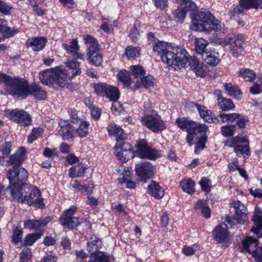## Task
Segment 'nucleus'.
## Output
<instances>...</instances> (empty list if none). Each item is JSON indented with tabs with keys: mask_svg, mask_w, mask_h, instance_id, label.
Here are the masks:
<instances>
[{
	"mask_svg": "<svg viewBox=\"0 0 262 262\" xmlns=\"http://www.w3.org/2000/svg\"><path fill=\"white\" fill-rule=\"evenodd\" d=\"M101 246L102 242L100 239L96 237L91 238L90 241L88 243V250L93 253L88 262H109L105 254L98 251Z\"/></svg>",
	"mask_w": 262,
	"mask_h": 262,
	"instance_id": "nucleus-10",
	"label": "nucleus"
},
{
	"mask_svg": "<svg viewBox=\"0 0 262 262\" xmlns=\"http://www.w3.org/2000/svg\"><path fill=\"white\" fill-rule=\"evenodd\" d=\"M76 58H74L71 60H69L67 62V66H77L80 64V62H78L77 59H84V55L80 53L76 52L75 53Z\"/></svg>",
	"mask_w": 262,
	"mask_h": 262,
	"instance_id": "nucleus-58",
	"label": "nucleus"
},
{
	"mask_svg": "<svg viewBox=\"0 0 262 262\" xmlns=\"http://www.w3.org/2000/svg\"><path fill=\"white\" fill-rule=\"evenodd\" d=\"M186 12L185 10H182L181 8H179L173 12L174 17L178 19V21L182 22L186 16Z\"/></svg>",
	"mask_w": 262,
	"mask_h": 262,
	"instance_id": "nucleus-59",
	"label": "nucleus"
},
{
	"mask_svg": "<svg viewBox=\"0 0 262 262\" xmlns=\"http://www.w3.org/2000/svg\"><path fill=\"white\" fill-rule=\"evenodd\" d=\"M26 185L29 184L26 183L23 186L20 187V188H18L17 189H16L15 190H12L11 192H10L12 198L21 203H26V201L24 200V198L28 197L29 196V193H26V192H25L26 191Z\"/></svg>",
	"mask_w": 262,
	"mask_h": 262,
	"instance_id": "nucleus-30",
	"label": "nucleus"
},
{
	"mask_svg": "<svg viewBox=\"0 0 262 262\" xmlns=\"http://www.w3.org/2000/svg\"><path fill=\"white\" fill-rule=\"evenodd\" d=\"M190 70L194 72L197 76L203 77L208 75L207 67H191Z\"/></svg>",
	"mask_w": 262,
	"mask_h": 262,
	"instance_id": "nucleus-50",
	"label": "nucleus"
},
{
	"mask_svg": "<svg viewBox=\"0 0 262 262\" xmlns=\"http://www.w3.org/2000/svg\"><path fill=\"white\" fill-rule=\"evenodd\" d=\"M259 248L257 240L252 237H249L243 242V248L241 251L243 253L250 254L253 257L254 253H256Z\"/></svg>",
	"mask_w": 262,
	"mask_h": 262,
	"instance_id": "nucleus-20",
	"label": "nucleus"
},
{
	"mask_svg": "<svg viewBox=\"0 0 262 262\" xmlns=\"http://www.w3.org/2000/svg\"><path fill=\"white\" fill-rule=\"evenodd\" d=\"M23 237V230L20 227H16L13 232L12 241L17 244L21 241Z\"/></svg>",
	"mask_w": 262,
	"mask_h": 262,
	"instance_id": "nucleus-52",
	"label": "nucleus"
},
{
	"mask_svg": "<svg viewBox=\"0 0 262 262\" xmlns=\"http://www.w3.org/2000/svg\"><path fill=\"white\" fill-rule=\"evenodd\" d=\"M89 125L90 123L87 121H80L78 128L75 130L76 133L80 138L86 137L88 135Z\"/></svg>",
	"mask_w": 262,
	"mask_h": 262,
	"instance_id": "nucleus-40",
	"label": "nucleus"
},
{
	"mask_svg": "<svg viewBox=\"0 0 262 262\" xmlns=\"http://www.w3.org/2000/svg\"><path fill=\"white\" fill-rule=\"evenodd\" d=\"M11 7L7 5L5 2L0 0V12L8 14L10 13Z\"/></svg>",
	"mask_w": 262,
	"mask_h": 262,
	"instance_id": "nucleus-62",
	"label": "nucleus"
},
{
	"mask_svg": "<svg viewBox=\"0 0 262 262\" xmlns=\"http://www.w3.org/2000/svg\"><path fill=\"white\" fill-rule=\"evenodd\" d=\"M246 37L243 34H238L231 44V52L234 57H237L242 53L245 45Z\"/></svg>",
	"mask_w": 262,
	"mask_h": 262,
	"instance_id": "nucleus-21",
	"label": "nucleus"
},
{
	"mask_svg": "<svg viewBox=\"0 0 262 262\" xmlns=\"http://www.w3.org/2000/svg\"><path fill=\"white\" fill-rule=\"evenodd\" d=\"M191 29L209 32L221 28L220 21L210 13L202 12L192 18Z\"/></svg>",
	"mask_w": 262,
	"mask_h": 262,
	"instance_id": "nucleus-4",
	"label": "nucleus"
},
{
	"mask_svg": "<svg viewBox=\"0 0 262 262\" xmlns=\"http://www.w3.org/2000/svg\"><path fill=\"white\" fill-rule=\"evenodd\" d=\"M194 208L196 210H200L205 218L208 219L210 217V209L206 200L203 199L199 200L195 203Z\"/></svg>",
	"mask_w": 262,
	"mask_h": 262,
	"instance_id": "nucleus-33",
	"label": "nucleus"
},
{
	"mask_svg": "<svg viewBox=\"0 0 262 262\" xmlns=\"http://www.w3.org/2000/svg\"><path fill=\"white\" fill-rule=\"evenodd\" d=\"M47 42L45 37H36L29 39L26 43L28 47H30L34 51H40L44 49Z\"/></svg>",
	"mask_w": 262,
	"mask_h": 262,
	"instance_id": "nucleus-22",
	"label": "nucleus"
},
{
	"mask_svg": "<svg viewBox=\"0 0 262 262\" xmlns=\"http://www.w3.org/2000/svg\"><path fill=\"white\" fill-rule=\"evenodd\" d=\"M177 3L180 5L181 9L185 10L186 12L195 7V3L190 0H177Z\"/></svg>",
	"mask_w": 262,
	"mask_h": 262,
	"instance_id": "nucleus-49",
	"label": "nucleus"
},
{
	"mask_svg": "<svg viewBox=\"0 0 262 262\" xmlns=\"http://www.w3.org/2000/svg\"><path fill=\"white\" fill-rule=\"evenodd\" d=\"M208 132V127L207 129L204 130L203 133L199 132L194 136L193 139H198V141L195 144V147L194 152L196 154H199L201 150L203 149L205 147V144L206 141V133Z\"/></svg>",
	"mask_w": 262,
	"mask_h": 262,
	"instance_id": "nucleus-27",
	"label": "nucleus"
},
{
	"mask_svg": "<svg viewBox=\"0 0 262 262\" xmlns=\"http://www.w3.org/2000/svg\"><path fill=\"white\" fill-rule=\"evenodd\" d=\"M28 177L27 171L21 166H14L9 169L7 172V178L9 181L8 188L10 191L26 184Z\"/></svg>",
	"mask_w": 262,
	"mask_h": 262,
	"instance_id": "nucleus-5",
	"label": "nucleus"
},
{
	"mask_svg": "<svg viewBox=\"0 0 262 262\" xmlns=\"http://www.w3.org/2000/svg\"><path fill=\"white\" fill-rule=\"evenodd\" d=\"M226 146L234 147V152L238 157L243 156L246 158L249 156V147L247 139L243 136H236L227 139L224 142Z\"/></svg>",
	"mask_w": 262,
	"mask_h": 262,
	"instance_id": "nucleus-7",
	"label": "nucleus"
},
{
	"mask_svg": "<svg viewBox=\"0 0 262 262\" xmlns=\"http://www.w3.org/2000/svg\"><path fill=\"white\" fill-rule=\"evenodd\" d=\"M26 150L25 148L20 147L18 150L10 157L8 163L9 165H14L15 166H20V165L26 159Z\"/></svg>",
	"mask_w": 262,
	"mask_h": 262,
	"instance_id": "nucleus-24",
	"label": "nucleus"
},
{
	"mask_svg": "<svg viewBox=\"0 0 262 262\" xmlns=\"http://www.w3.org/2000/svg\"><path fill=\"white\" fill-rule=\"evenodd\" d=\"M155 83V79L152 76L148 75L143 76L140 80H136L135 82V85H133L132 89L134 90L139 89L142 85L145 88L152 86Z\"/></svg>",
	"mask_w": 262,
	"mask_h": 262,
	"instance_id": "nucleus-29",
	"label": "nucleus"
},
{
	"mask_svg": "<svg viewBox=\"0 0 262 262\" xmlns=\"http://www.w3.org/2000/svg\"><path fill=\"white\" fill-rule=\"evenodd\" d=\"M176 123L178 127L187 132V142L190 146L193 144L194 136L199 132L203 133L207 129V126L204 124H196L194 121L188 120L187 118H178Z\"/></svg>",
	"mask_w": 262,
	"mask_h": 262,
	"instance_id": "nucleus-6",
	"label": "nucleus"
},
{
	"mask_svg": "<svg viewBox=\"0 0 262 262\" xmlns=\"http://www.w3.org/2000/svg\"><path fill=\"white\" fill-rule=\"evenodd\" d=\"M31 256V250L29 248H24L20 254V262H30Z\"/></svg>",
	"mask_w": 262,
	"mask_h": 262,
	"instance_id": "nucleus-55",
	"label": "nucleus"
},
{
	"mask_svg": "<svg viewBox=\"0 0 262 262\" xmlns=\"http://www.w3.org/2000/svg\"><path fill=\"white\" fill-rule=\"evenodd\" d=\"M74 129L72 126L68 127V128H63V129H59L58 134L61 136L64 140H69L74 138L73 135Z\"/></svg>",
	"mask_w": 262,
	"mask_h": 262,
	"instance_id": "nucleus-45",
	"label": "nucleus"
},
{
	"mask_svg": "<svg viewBox=\"0 0 262 262\" xmlns=\"http://www.w3.org/2000/svg\"><path fill=\"white\" fill-rule=\"evenodd\" d=\"M0 82L5 84L10 95L18 99H25L29 95H33L38 100H44L47 97L46 92L37 84L29 85L27 80L23 78L0 73Z\"/></svg>",
	"mask_w": 262,
	"mask_h": 262,
	"instance_id": "nucleus-2",
	"label": "nucleus"
},
{
	"mask_svg": "<svg viewBox=\"0 0 262 262\" xmlns=\"http://www.w3.org/2000/svg\"><path fill=\"white\" fill-rule=\"evenodd\" d=\"M149 193L156 199H161L164 196V190L156 182L153 181L148 186Z\"/></svg>",
	"mask_w": 262,
	"mask_h": 262,
	"instance_id": "nucleus-35",
	"label": "nucleus"
},
{
	"mask_svg": "<svg viewBox=\"0 0 262 262\" xmlns=\"http://www.w3.org/2000/svg\"><path fill=\"white\" fill-rule=\"evenodd\" d=\"M42 234L41 233H35L28 234L25 241V244L28 246H32L35 241L39 238Z\"/></svg>",
	"mask_w": 262,
	"mask_h": 262,
	"instance_id": "nucleus-53",
	"label": "nucleus"
},
{
	"mask_svg": "<svg viewBox=\"0 0 262 262\" xmlns=\"http://www.w3.org/2000/svg\"><path fill=\"white\" fill-rule=\"evenodd\" d=\"M141 122L142 125L154 133L162 132L166 128L165 121L155 111H152L151 114L144 115L141 118Z\"/></svg>",
	"mask_w": 262,
	"mask_h": 262,
	"instance_id": "nucleus-8",
	"label": "nucleus"
},
{
	"mask_svg": "<svg viewBox=\"0 0 262 262\" xmlns=\"http://www.w3.org/2000/svg\"><path fill=\"white\" fill-rule=\"evenodd\" d=\"M43 155L46 157L53 159L58 157L57 150L56 149H51L49 148H46L44 149Z\"/></svg>",
	"mask_w": 262,
	"mask_h": 262,
	"instance_id": "nucleus-60",
	"label": "nucleus"
},
{
	"mask_svg": "<svg viewBox=\"0 0 262 262\" xmlns=\"http://www.w3.org/2000/svg\"><path fill=\"white\" fill-rule=\"evenodd\" d=\"M51 219L48 216L41 220H28L25 222L24 227L30 229L37 230L40 228L45 226L51 221Z\"/></svg>",
	"mask_w": 262,
	"mask_h": 262,
	"instance_id": "nucleus-26",
	"label": "nucleus"
},
{
	"mask_svg": "<svg viewBox=\"0 0 262 262\" xmlns=\"http://www.w3.org/2000/svg\"><path fill=\"white\" fill-rule=\"evenodd\" d=\"M43 129L41 127L34 128L28 137V142L32 143L34 141L41 137Z\"/></svg>",
	"mask_w": 262,
	"mask_h": 262,
	"instance_id": "nucleus-42",
	"label": "nucleus"
},
{
	"mask_svg": "<svg viewBox=\"0 0 262 262\" xmlns=\"http://www.w3.org/2000/svg\"><path fill=\"white\" fill-rule=\"evenodd\" d=\"M234 125H225L221 127L222 134L225 137H230L234 135L235 130Z\"/></svg>",
	"mask_w": 262,
	"mask_h": 262,
	"instance_id": "nucleus-54",
	"label": "nucleus"
},
{
	"mask_svg": "<svg viewBox=\"0 0 262 262\" xmlns=\"http://www.w3.org/2000/svg\"><path fill=\"white\" fill-rule=\"evenodd\" d=\"M5 116L21 126H27L31 124L32 119L29 114L23 110H7L4 112Z\"/></svg>",
	"mask_w": 262,
	"mask_h": 262,
	"instance_id": "nucleus-11",
	"label": "nucleus"
},
{
	"mask_svg": "<svg viewBox=\"0 0 262 262\" xmlns=\"http://www.w3.org/2000/svg\"><path fill=\"white\" fill-rule=\"evenodd\" d=\"M218 105L220 108L224 111L232 110L234 108V105L231 99L222 97L218 98Z\"/></svg>",
	"mask_w": 262,
	"mask_h": 262,
	"instance_id": "nucleus-39",
	"label": "nucleus"
},
{
	"mask_svg": "<svg viewBox=\"0 0 262 262\" xmlns=\"http://www.w3.org/2000/svg\"><path fill=\"white\" fill-rule=\"evenodd\" d=\"M199 184L203 191L206 193H208L210 191L211 182L207 178H202L199 182Z\"/></svg>",
	"mask_w": 262,
	"mask_h": 262,
	"instance_id": "nucleus-51",
	"label": "nucleus"
},
{
	"mask_svg": "<svg viewBox=\"0 0 262 262\" xmlns=\"http://www.w3.org/2000/svg\"><path fill=\"white\" fill-rule=\"evenodd\" d=\"M248 122L247 118L240 114V117H238L236 120V124L240 128H244L245 127L246 124Z\"/></svg>",
	"mask_w": 262,
	"mask_h": 262,
	"instance_id": "nucleus-63",
	"label": "nucleus"
},
{
	"mask_svg": "<svg viewBox=\"0 0 262 262\" xmlns=\"http://www.w3.org/2000/svg\"><path fill=\"white\" fill-rule=\"evenodd\" d=\"M195 183L190 179H186L182 180L180 186L183 191L192 195L195 191Z\"/></svg>",
	"mask_w": 262,
	"mask_h": 262,
	"instance_id": "nucleus-37",
	"label": "nucleus"
},
{
	"mask_svg": "<svg viewBox=\"0 0 262 262\" xmlns=\"http://www.w3.org/2000/svg\"><path fill=\"white\" fill-rule=\"evenodd\" d=\"M231 205L234 209L235 213L233 217H228L227 222L231 226L237 224H243L247 220V209L240 201H234Z\"/></svg>",
	"mask_w": 262,
	"mask_h": 262,
	"instance_id": "nucleus-14",
	"label": "nucleus"
},
{
	"mask_svg": "<svg viewBox=\"0 0 262 262\" xmlns=\"http://www.w3.org/2000/svg\"><path fill=\"white\" fill-rule=\"evenodd\" d=\"M76 210L77 207L72 206L64 211L62 216L59 218L60 224L70 229H73L79 225L81 223V220L73 216Z\"/></svg>",
	"mask_w": 262,
	"mask_h": 262,
	"instance_id": "nucleus-16",
	"label": "nucleus"
},
{
	"mask_svg": "<svg viewBox=\"0 0 262 262\" xmlns=\"http://www.w3.org/2000/svg\"><path fill=\"white\" fill-rule=\"evenodd\" d=\"M251 9H262V0H240L239 5L233 7L229 15L231 19H235L236 15L243 13L245 10Z\"/></svg>",
	"mask_w": 262,
	"mask_h": 262,
	"instance_id": "nucleus-13",
	"label": "nucleus"
},
{
	"mask_svg": "<svg viewBox=\"0 0 262 262\" xmlns=\"http://www.w3.org/2000/svg\"><path fill=\"white\" fill-rule=\"evenodd\" d=\"M202 57L205 62L210 66H216L220 62L217 54L215 52H206L203 53Z\"/></svg>",
	"mask_w": 262,
	"mask_h": 262,
	"instance_id": "nucleus-36",
	"label": "nucleus"
},
{
	"mask_svg": "<svg viewBox=\"0 0 262 262\" xmlns=\"http://www.w3.org/2000/svg\"><path fill=\"white\" fill-rule=\"evenodd\" d=\"M117 76L118 80L123 84L125 88H130L132 84H135V82L130 77V73L125 70H121L117 74Z\"/></svg>",
	"mask_w": 262,
	"mask_h": 262,
	"instance_id": "nucleus-31",
	"label": "nucleus"
},
{
	"mask_svg": "<svg viewBox=\"0 0 262 262\" xmlns=\"http://www.w3.org/2000/svg\"><path fill=\"white\" fill-rule=\"evenodd\" d=\"M194 43L196 52L203 55V53H205V49L208 45V41L202 38H196Z\"/></svg>",
	"mask_w": 262,
	"mask_h": 262,
	"instance_id": "nucleus-41",
	"label": "nucleus"
},
{
	"mask_svg": "<svg viewBox=\"0 0 262 262\" xmlns=\"http://www.w3.org/2000/svg\"><path fill=\"white\" fill-rule=\"evenodd\" d=\"M124 54L128 59H133L139 56L140 49L138 48L128 46L125 49Z\"/></svg>",
	"mask_w": 262,
	"mask_h": 262,
	"instance_id": "nucleus-44",
	"label": "nucleus"
},
{
	"mask_svg": "<svg viewBox=\"0 0 262 262\" xmlns=\"http://www.w3.org/2000/svg\"><path fill=\"white\" fill-rule=\"evenodd\" d=\"M26 191L25 192L29 193L28 197L24 198L26 203L29 206L34 205L36 208L41 209L44 208L45 204L39 189L37 187L30 185H26Z\"/></svg>",
	"mask_w": 262,
	"mask_h": 262,
	"instance_id": "nucleus-12",
	"label": "nucleus"
},
{
	"mask_svg": "<svg viewBox=\"0 0 262 262\" xmlns=\"http://www.w3.org/2000/svg\"><path fill=\"white\" fill-rule=\"evenodd\" d=\"M109 135L115 138L116 141H123L126 138V134L123 129L117 124H110L107 127Z\"/></svg>",
	"mask_w": 262,
	"mask_h": 262,
	"instance_id": "nucleus-25",
	"label": "nucleus"
},
{
	"mask_svg": "<svg viewBox=\"0 0 262 262\" xmlns=\"http://www.w3.org/2000/svg\"><path fill=\"white\" fill-rule=\"evenodd\" d=\"M198 248V245H194L192 246H186L183 248V252L186 256H190L194 254Z\"/></svg>",
	"mask_w": 262,
	"mask_h": 262,
	"instance_id": "nucleus-57",
	"label": "nucleus"
},
{
	"mask_svg": "<svg viewBox=\"0 0 262 262\" xmlns=\"http://www.w3.org/2000/svg\"><path fill=\"white\" fill-rule=\"evenodd\" d=\"M215 239L218 242H221L228 237L227 226L222 223L217 226L213 231Z\"/></svg>",
	"mask_w": 262,
	"mask_h": 262,
	"instance_id": "nucleus-28",
	"label": "nucleus"
},
{
	"mask_svg": "<svg viewBox=\"0 0 262 262\" xmlns=\"http://www.w3.org/2000/svg\"><path fill=\"white\" fill-rule=\"evenodd\" d=\"M192 106H194L197 108V110L201 116V117L205 122L209 123H218L219 120L218 118L215 117L212 113V112L208 110L206 107L201 105L198 103H192Z\"/></svg>",
	"mask_w": 262,
	"mask_h": 262,
	"instance_id": "nucleus-19",
	"label": "nucleus"
},
{
	"mask_svg": "<svg viewBox=\"0 0 262 262\" xmlns=\"http://www.w3.org/2000/svg\"><path fill=\"white\" fill-rule=\"evenodd\" d=\"M117 100H113V102L111 106V111L114 113H120L122 110L121 104Z\"/></svg>",
	"mask_w": 262,
	"mask_h": 262,
	"instance_id": "nucleus-61",
	"label": "nucleus"
},
{
	"mask_svg": "<svg viewBox=\"0 0 262 262\" xmlns=\"http://www.w3.org/2000/svg\"><path fill=\"white\" fill-rule=\"evenodd\" d=\"M11 146L12 145L10 142H5L1 146L0 150L4 155H8L11 151Z\"/></svg>",
	"mask_w": 262,
	"mask_h": 262,
	"instance_id": "nucleus-64",
	"label": "nucleus"
},
{
	"mask_svg": "<svg viewBox=\"0 0 262 262\" xmlns=\"http://www.w3.org/2000/svg\"><path fill=\"white\" fill-rule=\"evenodd\" d=\"M135 171L141 180L145 181L154 175V166L148 162L139 163L136 165Z\"/></svg>",
	"mask_w": 262,
	"mask_h": 262,
	"instance_id": "nucleus-18",
	"label": "nucleus"
},
{
	"mask_svg": "<svg viewBox=\"0 0 262 262\" xmlns=\"http://www.w3.org/2000/svg\"><path fill=\"white\" fill-rule=\"evenodd\" d=\"M238 76L243 77L247 81H251L255 77V74L253 71L245 69L239 71Z\"/></svg>",
	"mask_w": 262,
	"mask_h": 262,
	"instance_id": "nucleus-48",
	"label": "nucleus"
},
{
	"mask_svg": "<svg viewBox=\"0 0 262 262\" xmlns=\"http://www.w3.org/2000/svg\"><path fill=\"white\" fill-rule=\"evenodd\" d=\"M130 71L136 80H140L145 75V70L142 67H132Z\"/></svg>",
	"mask_w": 262,
	"mask_h": 262,
	"instance_id": "nucleus-47",
	"label": "nucleus"
},
{
	"mask_svg": "<svg viewBox=\"0 0 262 262\" xmlns=\"http://www.w3.org/2000/svg\"><path fill=\"white\" fill-rule=\"evenodd\" d=\"M80 73L79 67H55L41 72L39 78L43 84L56 88L70 84Z\"/></svg>",
	"mask_w": 262,
	"mask_h": 262,
	"instance_id": "nucleus-3",
	"label": "nucleus"
},
{
	"mask_svg": "<svg viewBox=\"0 0 262 262\" xmlns=\"http://www.w3.org/2000/svg\"><path fill=\"white\" fill-rule=\"evenodd\" d=\"M95 91L101 96H106L110 100L118 99L120 93L118 88L105 83H99L95 84Z\"/></svg>",
	"mask_w": 262,
	"mask_h": 262,
	"instance_id": "nucleus-15",
	"label": "nucleus"
},
{
	"mask_svg": "<svg viewBox=\"0 0 262 262\" xmlns=\"http://www.w3.org/2000/svg\"><path fill=\"white\" fill-rule=\"evenodd\" d=\"M152 50L160 55L162 62L167 66H199V60L196 57L190 56L181 46H174L171 43L158 40L152 45Z\"/></svg>",
	"mask_w": 262,
	"mask_h": 262,
	"instance_id": "nucleus-1",
	"label": "nucleus"
},
{
	"mask_svg": "<svg viewBox=\"0 0 262 262\" xmlns=\"http://www.w3.org/2000/svg\"><path fill=\"white\" fill-rule=\"evenodd\" d=\"M83 39L85 41L86 44L89 45V47L88 49V51H94L98 48L99 44L96 40L92 36L89 35H86L83 36Z\"/></svg>",
	"mask_w": 262,
	"mask_h": 262,
	"instance_id": "nucleus-46",
	"label": "nucleus"
},
{
	"mask_svg": "<svg viewBox=\"0 0 262 262\" xmlns=\"http://www.w3.org/2000/svg\"><path fill=\"white\" fill-rule=\"evenodd\" d=\"M135 151L133 156H136L141 159H147L151 160H155L160 157L159 151L152 148L148 145L145 140H140L135 145Z\"/></svg>",
	"mask_w": 262,
	"mask_h": 262,
	"instance_id": "nucleus-9",
	"label": "nucleus"
},
{
	"mask_svg": "<svg viewBox=\"0 0 262 262\" xmlns=\"http://www.w3.org/2000/svg\"><path fill=\"white\" fill-rule=\"evenodd\" d=\"M87 56L91 64L100 66L102 63V57L99 52V48L94 51H88Z\"/></svg>",
	"mask_w": 262,
	"mask_h": 262,
	"instance_id": "nucleus-34",
	"label": "nucleus"
},
{
	"mask_svg": "<svg viewBox=\"0 0 262 262\" xmlns=\"http://www.w3.org/2000/svg\"><path fill=\"white\" fill-rule=\"evenodd\" d=\"M0 32L6 37H10L18 33V30L8 27L7 21L0 18Z\"/></svg>",
	"mask_w": 262,
	"mask_h": 262,
	"instance_id": "nucleus-32",
	"label": "nucleus"
},
{
	"mask_svg": "<svg viewBox=\"0 0 262 262\" xmlns=\"http://www.w3.org/2000/svg\"><path fill=\"white\" fill-rule=\"evenodd\" d=\"M115 155L122 162H125L133 157V151L128 143L118 141L115 146Z\"/></svg>",
	"mask_w": 262,
	"mask_h": 262,
	"instance_id": "nucleus-17",
	"label": "nucleus"
},
{
	"mask_svg": "<svg viewBox=\"0 0 262 262\" xmlns=\"http://www.w3.org/2000/svg\"><path fill=\"white\" fill-rule=\"evenodd\" d=\"M63 48L66 50L68 53L74 54L79 50V46L78 41L76 39H73L70 42V45L67 43L62 44Z\"/></svg>",
	"mask_w": 262,
	"mask_h": 262,
	"instance_id": "nucleus-43",
	"label": "nucleus"
},
{
	"mask_svg": "<svg viewBox=\"0 0 262 262\" xmlns=\"http://www.w3.org/2000/svg\"><path fill=\"white\" fill-rule=\"evenodd\" d=\"M226 92L230 96L237 99L242 98V93L239 89L232 85L231 83H227L224 85Z\"/></svg>",
	"mask_w": 262,
	"mask_h": 262,
	"instance_id": "nucleus-38",
	"label": "nucleus"
},
{
	"mask_svg": "<svg viewBox=\"0 0 262 262\" xmlns=\"http://www.w3.org/2000/svg\"><path fill=\"white\" fill-rule=\"evenodd\" d=\"M252 220L254 225L251 229V231L259 237H262V210L256 209Z\"/></svg>",
	"mask_w": 262,
	"mask_h": 262,
	"instance_id": "nucleus-23",
	"label": "nucleus"
},
{
	"mask_svg": "<svg viewBox=\"0 0 262 262\" xmlns=\"http://www.w3.org/2000/svg\"><path fill=\"white\" fill-rule=\"evenodd\" d=\"M258 81L250 88V92L253 94L260 93L262 91V76H258Z\"/></svg>",
	"mask_w": 262,
	"mask_h": 262,
	"instance_id": "nucleus-56",
	"label": "nucleus"
}]
</instances>
